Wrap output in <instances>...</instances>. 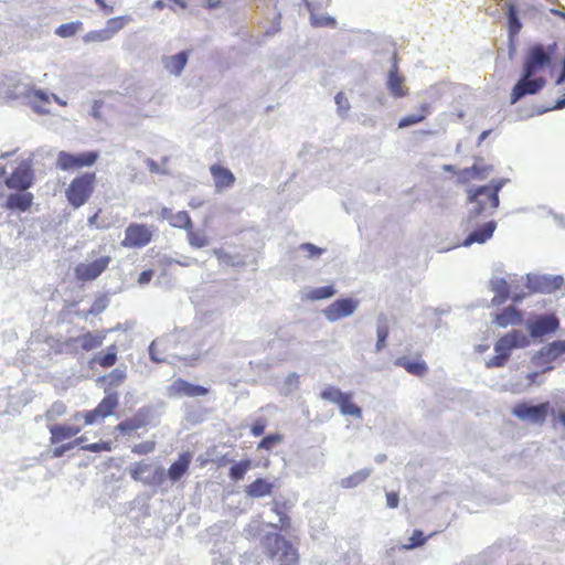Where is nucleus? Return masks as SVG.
Masks as SVG:
<instances>
[{
  "label": "nucleus",
  "instance_id": "nucleus-4",
  "mask_svg": "<svg viewBox=\"0 0 565 565\" xmlns=\"http://www.w3.org/2000/svg\"><path fill=\"white\" fill-rule=\"evenodd\" d=\"M267 550L275 565H299L298 551L278 534L267 536Z\"/></svg>",
  "mask_w": 565,
  "mask_h": 565
},
{
  "label": "nucleus",
  "instance_id": "nucleus-24",
  "mask_svg": "<svg viewBox=\"0 0 565 565\" xmlns=\"http://www.w3.org/2000/svg\"><path fill=\"white\" fill-rule=\"evenodd\" d=\"M335 292L337 290L332 285L323 287H306L301 290V299L311 301L329 299L333 297Z\"/></svg>",
  "mask_w": 565,
  "mask_h": 565
},
{
  "label": "nucleus",
  "instance_id": "nucleus-42",
  "mask_svg": "<svg viewBox=\"0 0 565 565\" xmlns=\"http://www.w3.org/2000/svg\"><path fill=\"white\" fill-rule=\"evenodd\" d=\"M249 468H250L249 460H243V461L235 462L230 469V477L233 480H242Z\"/></svg>",
  "mask_w": 565,
  "mask_h": 565
},
{
  "label": "nucleus",
  "instance_id": "nucleus-6",
  "mask_svg": "<svg viewBox=\"0 0 565 565\" xmlns=\"http://www.w3.org/2000/svg\"><path fill=\"white\" fill-rule=\"evenodd\" d=\"M156 233L153 225L130 223L125 230L121 246L126 248H141L147 246Z\"/></svg>",
  "mask_w": 565,
  "mask_h": 565
},
{
  "label": "nucleus",
  "instance_id": "nucleus-34",
  "mask_svg": "<svg viewBox=\"0 0 565 565\" xmlns=\"http://www.w3.org/2000/svg\"><path fill=\"white\" fill-rule=\"evenodd\" d=\"M564 352H565V342L556 341V342L551 343L547 347L542 348L537 354L540 358H547L548 360H554L557 356H559L561 354H563Z\"/></svg>",
  "mask_w": 565,
  "mask_h": 565
},
{
  "label": "nucleus",
  "instance_id": "nucleus-21",
  "mask_svg": "<svg viewBox=\"0 0 565 565\" xmlns=\"http://www.w3.org/2000/svg\"><path fill=\"white\" fill-rule=\"evenodd\" d=\"M509 281L504 277L493 276L490 280V288L495 294L492 298V305L498 306L503 303L510 296V291L513 285L511 276Z\"/></svg>",
  "mask_w": 565,
  "mask_h": 565
},
{
  "label": "nucleus",
  "instance_id": "nucleus-1",
  "mask_svg": "<svg viewBox=\"0 0 565 565\" xmlns=\"http://www.w3.org/2000/svg\"><path fill=\"white\" fill-rule=\"evenodd\" d=\"M504 184L503 180H492L489 184L479 188H469L467 190L469 199V212L468 217L465 221L466 231L470 230V223L473 217L486 213L489 210H495L499 205L498 193Z\"/></svg>",
  "mask_w": 565,
  "mask_h": 565
},
{
  "label": "nucleus",
  "instance_id": "nucleus-46",
  "mask_svg": "<svg viewBox=\"0 0 565 565\" xmlns=\"http://www.w3.org/2000/svg\"><path fill=\"white\" fill-rule=\"evenodd\" d=\"M494 352H495V355L486 361V366L489 369L501 367L505 364V362L509 359V356L504 352H501V351H494Z\"/></svg>",
  "mask_w": 565,
  "mask_h": 565
},
{
  "label": "nucleus",
  "instance_id": "nucleus-31",
  "mask_svg": "<svg viewBox=\"0 0 565 565\" xmlns=\"http://www.w3.org/2000/svg\"><path fill=\"white\" fill-rule=\"evenodd\" d=\"M490 167L480 166L478 163L473 164L471 168H467L460 171L459 178L463 182H468L475 179H483L488 175Z\"/></svg>",
  "mask_w": 565,
  "mask_h": 565
},
{
  "label": "nucleus",
  "instance_id": "nucleus-33",
  "mask_svg": "<svg viewBox=\"0 0 565 565\" xmlns=\"http://www.w3.org/2000/svg\"><path fill=\"white\" fill-rule=\"evenodd\" d=\"M103 337L93 333H85L74 339V342L78 343L83 350L90 351L102 345Z\"/></svg>",
  "mask_w": 565,
  "mask_h": 565
},
{
  "label": "nucleus",
  "instance_id": "nucleus-63",
  "mask_svg": "<svg viewBox=\"0 0 565 565\" xmlns=\"http://www.w3.org/2000/svg\"><path fill=\"white\" fill-rule=\"evenodd\" d=\"M73 444L62 445L53 450L54 457H61L63 454L72 448Z\"/></svg>",
  "mask_w": 565,
  "mask_h": 565
},
{
  "label": "nucleus",
  "instance_id": "nucleus-47",
  "mask_svg": "<svg viewBox=\"0 0 565 565\" xmlns=\"http://www.w3.org/2000/svg\"><path fill=\"white\" fill-rule=\"evenodd\" d=\"M311 23L315 26H334L335 20L332 17L329 15H318V14H311Z\"/></svg>",
  "mask_w": 565,
  "mask_h": 565
},
{
  "label": "nucleus",
  "instance_id": "nucleus-57",
  "mask_svg": "<svg viewBox=\"0 0 565 565\" xmlns=\"http://www.w3.org/2000/svg\"><path fill=\"white\" fill-rule=\"evenodd\" d=\"M83 449L92 451V452H98V451H103V450H110V447L107 443H94V444L84 446Z\"/></svg>",
  "mask_w": 565,
  "mask_h": 565
},
{
  "label": "nucleus",
  "instance_id": "nucleus-60",
  "mask_svg": "<svg viewBox=\"0 0 565 565\" xmlns=\"http://www.w3.org/2000/svg\"><path fill=\"white\" fill-rule=\"evenodd\" d=\"M398 502H399V499H398V495L397 493L395 492H387L386 493V504L388 508L391 509H395L398 507Z\"/></svg>",
  "mask_w": 565,
  "mask_h": 565
},
{
  "label": "nucleus",
  "instance_id": "nucleus-37",
  "mask_svg": "<svg viewBox=\"0 0 565 565\" xmlns=\"http://www.w3.org/2000/svg\"><path fill=\"white\" fill-rule=\"evenodd\" d=\"M82 28L83 23L81 21L64 23L56 29L55 34L64 39L71 38L79 32Z\"/></svg>",
  "mask_w": 565,
  "mask_h": 565
},
{
  "label": "nucleus",
  "instance_id": "nucleus-39",
  "mask_svg": "<svg viewBox=\"0 0 565 565\" xmlns=\"http://www.w3.org/2000/svg\"><path fill=\"white\" fill-rule=\"evenodd\" d=\"M339 407H340L341 414H343V415H351V416H354L355 418H361V416H362L361 408L351 402L350 394H348L343 398V401L339 404Z\"/></svg>",
  "mask_w": 565,
  "mask_h": 565
},
{
  "label": "nucleus",
  "instance_id": "nucleus-38",
  "mask_svg": "<svg viewBox=\"0 0 565 565\" xmlns=\"http://www.w3.org/2000/svg\"><path fill=\"white\" fill-rule=\"evenodd\" d=\"M347 395V393H343L339 388L331 385L327 386L320 394L322 399L329 401L337 405H339Z\"/></svg>",
  "mask_w": 565,
  "mask_h": 565
},
{
  "label": "nucleus",
  "instance_id": "nucleus-53",
  "mask_svg": "<svg viewBox=\"0 0 565 565\" xmlns=\"http://www.w3.org/2000/svg\"><path fill=\"white\" fill-rule=\"evenodd\" d=\"M213 254L223 264L236 265V262L234 260V257L232 255H230L227 252H225L224 249H222V248L214 249Z\"/></svg>",
  "mask_w": 565,
  "mask_h": 565
},
{
  "label": "nucleus",
  "instance_id": "nucleus-64",
  "mask_svg": "<svg viewBox=\"0 0 565 565\" xmlns=\"http://www.w3.org/2000/svg\"><path fill=\"white\" fill-rule=\"evenodd\" d=\"M265 430V424L260 423V422H257L254 424V426L252 427V433L255 435V436H259L264 433Z\"/></svg>",
  "mask_w": 565,
  "mask_h": 565
},
{
  "label": "nucleus",
  "instance_id": "nucleus-52",
  "mask_svg": "<svg viewBox=\"0 0 565 565\" xmlns=\"http://www.w3.org/2000/svg\"><path fill=\"white\" fill-rule=\"evenodd\" d=\"M282 437L278 434L266 436L258 445V448L270 449L274 445L281 441Z\"/></svg>",
  "mask_w": 565,
  "mask_h": 565
},
{
  "label": "nucleus",
  "instance_id": "nucleus-25",
  "mask_svg": "<svg viewBox=\"0 0 565 565\" xmlns=\"http://www.w3.org/2000/svg\"><path fill=\"white\" fill-rule=\"evenodd\" d=\"M522 318L523 317L521 311L510 306L505 308L501 313L495 316L494 323L500 328H505L508 326L520 324L522 322Z\"/></svg>",
  "mask_w": 565,
  "mask_h": 565
},
{
  "label": "nucleus",
  "instance_id": "nucleus-45",
  "mask_svg": "<svg viewBox=\"0 0 565 565\" xmlns=\"http://www.w3.org/2000/svg\"><path fill=\"white\" fill-rule=\"evenodd\" d=\"M426 542V537H424V533L420 530H415L412 536L408 539V542L403 544L404 550H413L418 546L424 545Z\"/></svg>",
  "mask_w": 565,
  "mask_h": 565
},
{
  "label": "nucleus",
  "instance_id": "nucleus-28",
  "mask_svg": "<svg viewBox=\"0 0 565 565\" xmlns=\"http://www.w3.org/2000/svg\"><path fill=\"white\" fill-rule=\"evenodd\" d=\"M273 483L264 479H257L245 489V492L250 498H263L269 495L273 491Z\"/></svg>",
  "mask_w": 565,
  "mask_h": 565
},
{
  "label": "nucleus",
  "instance_id": "nucleus-32",
  "mask_svg": "<svg viewBox=\"0 0 565 565\" xmlns=\"http://www.w3.org/2000/svg\"><path fill=\"white\" fill-rule=\"evenodd\" d=\"M188 242L193 248H203L210 245V237L203 230L194 231L192 227L186 231Z\"/></svg>",
  "mask_w": 565,
  "mask_h": 565
},
{
  "label": "nucleus",
  "instance_id": "nucleus-48",
  "mask_svg": "<svg viewBox=\"0 0 565 565\" xmlns=\"http://www.w3.org/2000/svg\"><path fill=\"white\" fill-rule=\"evenodd\" d=\"M66 413V406L62 402L54 403L46 413V418L53 420Z\"/></svg>",
  "mask_w": 565,
  "mask_h": 565
},
{
  "label": "nucleus",
  "instance_id": "nucleus-35",
  "mask_svg": "<svg viewBox=\"0 0 565 565\" xmlns=\"http://www.w3.org/2000/svg\"><path fill=\"white\" fill-rule=\"evenodd\" d=\"M132 19L130 15L111 18L107 21L105 30L107 31V33L109 34V38L111 39L117 32H119Z\"/></svg>",
  "mask_w": 565,
  "mask_h": 565
},
{
  "label": "nucleus",
  "instance_id": "nucleus-54",
  "mask_svg": "<svg viewBox=\"0 0 565 565\" xmlns=\"http://www.w3.org/2000/svg\"><path fill=\"white\" fill-rule=\"evenodd\" d=\"M387 334H388V332H387L386 327L377 328V331H376L377 341L375 344L376 352H380L385 347V341H386Z\"/></svg>",
  "mask_w": 565,
  "mask_h": 565
},
{
  "label": "nucleus",
  "instance_id": "nucleus-62",
  "mask_svg": "<svg viewBox=\"0 0 565 565\" xmlns=\"http://www.w3.org/2000/svg\"><path fill=\"white\" fill-rule=\"evenodd\" d=\"M260 530V522L259 521H253L248 527L246 529V532L249 535H255Z\"/></svg>",
  "mask_w": 565,
  "mask_h": 565
},
{
  "label": "nucleus",
  "instance_id": "nucleus-22",
  "mask_svg": "<svg viewBox=\"0 0 565 565\" xmlns=\"http://www.w3.org/2000/svg\"><path fill=\"white\" fill-rule=\"evenodd\" d=\"M404 77L398 75L396 64L393 65L387 77V89L395 98L404 97L407 95L408 89L404 83Z\"/></svg>",
  "mask_w": 565,
  "mask_h": 565
},
{
  "label": "nucleus",
  "instance_id": "nucleus-58",
  "mask_svg": "<svg viewBox=\"0 0 565 565\" xmlns=\"http://www.w3.org/2000/svg\"><path fill=\"white\" fill-rule=\"evenodd\" d=\"M102 106L103 103L100 100H95L90 108V116L97 120H100L103 118L102 116Z\"/></svg>",
  "mask_w": 565,
  "mask_h": 565
},
{
  "label": "nucleus",
  "instance_id": "nucleus-61",
  "mask_svg": "<svg viewBox=\"0 0 565 565\" xmlns=\"http://www.w3.org/2000/svg\"><path fill=\"white\" fill-rule=\"evenodd\" d=\"M153 277V271L151 269L145 270L140 274L138 278L139 285H147Z\"/></svg>",
  "mask_w": 565,
  "mask_h": 565
},
{
  "label": "nucleus",
  "instance_id": "nucleus-16",
  "mask_svg": "<svg viewBox=\"0 0 565 565\" xmlns=\"http://www.w3.org/2000/svg\"><path fill=\"white\" fill-rule=\"evenodd\" d=\"M151 470V466L148 463L139 462L130 471V476L136 481H141L146 484L160 483L164 477V469L157 467L152 477L148 473Z\"/></svg>",
  "mask_w": 565,
  "mask_h": 565
},
{
  "label": "nucleus",
  "instance_id": "nucleus-15",
  "mask_svg": "<svg viewBox=\"0 0 565 565\" xmlns=\"http://www.w3.org/2000/svg\"><path fill=\"white\" fill-rule=\"evenodd\" d=\"M550 56L543 51L541 46L532 49L527 55L524 64L523 73L526 76H533L540 70L550 64Z\"/></svg>",
  "mask_w": 565,
  "mask_h": 565
},
{
  "label": "nucleus",
  "instance_id": "nucleus-30",
  "mask_svg": "<svg viewBox=\"0 0 565 565\" xmlns=\"http://www.w3.org/2000/svg\"><path fill=\"white\" fill-rule=\"evenodd\" d=\"M33 200V195L31 193H17L11 194L7 200L8 209H15L19 211H26Z\"/></svg>",
  "mask_w": 565,
  "mask_h": 565
},
{
  "label": "nucleus",
  "instance_id": "nucleus-3",
  "mask_svg": "<svg viewBox=\"0 0 565 565\" xmlns=\"http://www.w3.org/2000/svg\"><path fill=\"white\" fill-rule=\"evenodd\" d=\"M110 255H102L92 250L87 257L74 268L75 278L79 281L97 279L109 266Z\"/></svg>",
  "mask_w": 565,
  "mask_h": 565
},
{
  "label": "nucleus",
  "instance_id": "nucleus-17",
  "mask_svg": "<svg viewBox=\"0 0 565 565\" xmlns=\"http://www.w3.org/2000/svg\"><path fill=\"white\" fill-rule=\"evenodd\" d=\"M26 98L36 114H51L50 105L52 103V93H47L43 89H30L26 93Z\"/></svg>",
  "mask_w": 565,
  "mask_h": 565
},
{
  "label": "nucleus",
  "instance_id": "nucleus-10",
  "mask_svg": "<svg viewBox=\"0 0 565 565\" xmlns=\"http://www.w3.org/2000/svg\"><path fill=\"white\" fill-rule=\"evenodd\" d=\"M98 156L96 151H87L78 154L60 151L56 159V167L63 171L92 167L98 159Z\"/></svg>",
  "mask_w": 565,
  "mask_h": 565
},
{
  "label": "nucleus",
  "instance_id": "nucleus-40",
  "mask_svg": "<svg viewBox=\"0 0 565 565\" xmlns=\"http://www.w3.org/2000/svg\"><path fill=\"white\" fill-rule=\"evenodd\" d=\"M527 288L533 291H550L548 278L537 276H526Z\"/></svg>",
  "mask_w": 565,
  "mask_h": 565
},
{
  "label": "nucleus",
  "instance_id": "nucleus-44",
  "mask_svg": "<svg viewBox=\"0 0 565 565\" xmlns=\"http://www.w3.org/2000/svg\"><path fill=\"white\" fill-rule=\"evenodd\" d=\"M108 40H110V38H109V34L107 33V31L105 30V28L102 30H95V31L87 32L83 36V41L85 43L106 42Z\"/></svg>",
  "mask_w": 565,
  "mask_h": 565
},
{
  "label": "nucleus",
  "instance_id": "nucleus-7",
  "mask_svg": "<svg viewBox=\"0 0 565 565\" xmlns=\"http://www.w3.org/2000/svg\"><path fill=\"white\" fill-rule=\"evenodd\" d=\"M118 406V396L115 393H108L97 407L86 413H75L73 416L74 420L84 418L86 425H94L103 420L104 418L113 415L114 409Z\"/></svg>",
  "mask_w": 565,
  "mask_h": 565
},
{
  "label": "nucleus",
  "instance_id": "nucleus-13",
  "mask_svg": "<svg viewBox=\"0 0 565 565\" xmlns=\"http://www.w3.org/2000/svg\"><path fill=\"white\" fill-rule=\"evenodd\" d=\"M532 338H540L554 332L558 328V320L553 315L539 316L526 322Z\"/></svg>",
  "mask_w": 565,
  "mask_h": 565
},
{
  "label": "nucleus",
  "instance_id": "nucleus-5",
  "mask_svg": "<svg viewBox=\"0 0 565 565\" xmlns=\"http://www.w3.org/2000/svg\"><path fill=\"white\" fill-rule=\"evenodd\" d=\"M95 173H85L75 178L66 190L68 202L74 207H79L87 202L93 193Z\"/></svg>",
  "mask_w": 565,
  "mask_h": 565
},
{
  "label": "nucleus",
  "instance_id": "nucleus-51",
  "mask_svg": "<svg viewBox=\"0 0 565 565\" xmlns=\"http://www.w3.org/2000/svg\"><path fill=\"white\" fill-rule=\"evenodd\" d=\"M299 248L308 254L309 258H318L323 253V249L311 244V243H305L299 246Z\"/></svg>",
  "mask_w": 565,
  "mask_h": 565
},
{
  "label": "nucleus",
  "instance_id": "nucleus-56",
  "mask_svg": "<svg viewBox=\"0 0 565 565\" xmlns=\"http://www.w3.org/2000/svg\"><path fill=\"white\" fill-rule=\"evenodd\" d=\"M154 449V443L153 441H145L141 444L136 445L132 448V451L138 455H146L151 452Z\"/></svg>",
  "mask_w": 565,
  "mask_h": 565
},
{
  "label": "nucleus",
  "instance_id": "nucleus-36",
  "mask_svg": "<svg viewBox=\"0 0 565 565\" xmlns=\"http://www.w3.org/2000/svg\"><path fill=\"white\" fill-rule=\"evenodd\" d=\"M422 111L423 113H420V114H412V115L403 117L398 122V128L403 129V128H406V127H409L412 125L423 121L426 118V115L429 114V106L423 105Z\"/></svg>",
  "mask_w": 565,
  "mask_h": 565
},
{
  "label": "nucleus",
  "instance_id": "nucleus-23",
  "mask_svg": "<svg viewBox=\"0 0 565 565\" xmlns=\"http://www.w3.org/2000/svg\"><path fill=\"white\" fill-rule=\"evenodd\" d=\"M51 433V443L58 444L65 439L75 437L82 429L77 426L70 425H52L49 426Z\"/></svg>",
  "mask_w": 565,
  "mask_h": 565
},
{
  "label": "nucleus",
  "instance_id": "nucleus-9",
  "mask_svg": "<svg viewBox=\"0 0 565 565\" xmlns=\"http://www.w3.org/2000/svg\"><path fill=\"white\" fill-rule=\"evenodd\" d=\"M360 307V300L356 298H341L337 299L327 306L322 310V316L329 322H335L341 319L349 318L355 313L358 308Z\"/></svg>",
  "mask_w": 565,
  "mask_h": 565
},
{
  "label": "nucleus",
  "instance_id": "nucleus-26",
  "mask_svg": "<svg viewBox=\"0 0 565 565\" xmlns=\"http://www.w3.org/2000/svg\"><path fill=\"white\" fill-rule=\"evenodd\" d=\"M395 364L404 367L408 373L417 376L425 375L428 370L427 364L422 359L398 358L395 361Z\"/></svg>",
  "mask_w": 565,
  "mask_h": 565
},
{
  "label": "nucleus",
  "instance_id": "nucleus-43",
  "mask_svg": "<svg viewBox=\"0 0 565 565\" xmlns=\"http://www.w3.org/2000/svg\"><path fill=\"white\" fill-rule=\"evenodd\" d=\"M551 416L553 417V425L559 423L565 429V402H557L551 408Z\"/></svg>",
  "mask_w": 565,
  "mask_h": 565
},
{
  "label": "nucleus",
  "instance_id": "nucleus-8",
  "mask_svg": "<svg viewBox=\"0 0 565 565\" xmlns=\"http://www.w3.org/2000/svg\"><path fill=\"white\" fill-rule=\"evenodd\" d=\"M551 404L548 402L539 405H529L518 403L512 408V414L523 422L542 425L548 414H551Z\"/></svg>",
  "mask_w": 565,
  "mask_h": 565
},
{
  "label": "nucleus",
  "instance_id": "nucleus-12",
  "mask_svg": "<svg viewBox=\"0 0 565 565\" xmlns=\"http://www.w3.org/2000/svg\"><path fill=\"white\" fill-rule=\"evenodd\" d=\"M544 78H534L532 76H526L525 73L522 74L520 81L513 87L511 94V104H515L519 99L527 94H535L541 90L545 86Z\"/></svg>",
  "mask_w": 565,
  "mask_h": 565
},
{
  "label": "nucleus",
  "instance_id": "nucleus-55",
  "mask_svg": "<svg viewBox=\"0 0 565 565\" xmlns=\"http://www.w3.org/2000/svg\"><path fill=\"white\" fill-rule=\"evenodd\" d=\"M116 362V351L110 348L109 351L99 359V364L104 367H109Z\"/></svg>",
  "mask_w": 565,
  "mask_h": 565
},
{
  "label": "nucleus",
  "instance_id": "nucleus-19",
  "mask_svg": "<svg viewBox=\"0 0 565 565\" xmlns=\"http://www.w3.org/2000/svg\"><path fill=\"white\" fill-rule=\"evenodd\" d=\"M495 227H497L495 222L489 221V222L478 226L477 228L471 230L461 245L465 247H469L476 243L477 244L486 243L489 238L492 237L493 232L495 231Z\"/></svg>",
  "mask_w": 565,
  "mask_h": 565
},
{
  "label": "nucleus",
  "instance_id": "nucleus-18",
  "mask_svg": "<svg viewBox=\"0 0 565 565\" xmlns=\"http://www.w3.org/2000/svg\"><path fill=\"white\" fill-rule=\"evenodd\" d=\"M210 172L213 177L214 186L216 192H222L234 185L236 178L231 170L220 164L210 167Z\"/></svg>",
  "mask_w": 565,
  "mask_h": 565
},
{
  "label": "nucleus",
  "instance_id": "nucleus-20",
  "mask_svg": "<svg viewBox=\"0 0 565 565\" xmlns=\"http://www.w3.org/2000/svg\"><path fill=\"white\" fill-rule=\"evenodd\" d=\"M189 60V53L185 51L179 52L173 55H164L161 58L162 66L167 73L179 77Z\"/></svg>",
  "mask_w": 565,
  "mask_h": 565
},
{
  "label": "nucleus",
  "instance_id": "nucleus-50",
  "mask_svg": "<svg viewBox=\"0 0 565 565\" xmlns=\"http://www.w3.org/2000/svg\"><path fill=\"white\" fill-rule=\"evenodd\" d=\"M508 20L510 25V32L512 34L518 33L521 29V23L518 19L516 11L512 6L509 7Z\"/></svg>",
  "mask_w": 565,
  "mask_h": 565
},
{
  "label": "nucleus",
  "instance_id": "nucleus-14",
  "mask_svg": "<svg viewBox=\"0 0 565 565\" xmlns=\"http://www.w3.org/2000/svg\"><path fill=\"white\" fill-rule=\"evenodd\" d=\"M207 394V388L189 383L182 379H177L168 388V395L171 397H198Z\"/></svg>",
  "mask_w": 565,
  "mask_h": 565
},
{
  "label": "nucleus",
  "instance_id": "nucleus-2",
  "mask_svg": "<svg viewBox=\"0 0 565 565\" xmlns=\"http://www.w3.org/2000/svg\"><path fill=\"white\" fill-rule=\"evenodd\" d=\"M8 153L0 157L2 166H6V173L0 175L4 178V184L12 190L24 191L32 185L33 171L31 162L25 159H14L7 161Z\"/></svg>",
  "mask_w": 565,
  "mask_h": 565
},
{
  "label": "nucleus",
  "instance_id": "nucleus-59",
  "mask_svg": "<svg viewBox=\"0 0 565 565\" xmlns=\"http://www.w3.org/2000/svg\"><path fill=\"white\" fill-rule=\"evenodd\" d=\"M106 308V301L104 299H97L92 308L89 309L90 315H98Z\"/></svg>",
  "mask_w": 565,
  "mask_h": 565
},
{
  "label": "nucleus",
  "instance_id": "nucleus-29",
  "mask_svg": "<svg viewBox=\"0 0 565 565\" xmlns=\"http://www.w3.org/2000/svg\"><path fill=\"white\" fill-rule=\"evenodd\" d=\"M372 473L371 468H362L351 476L343 478L340 481V486L343 489H352L363 483Z\"/></svg>",
  "mask_w": 565,
  "mask_h": 565
},
{
  "label": "nucleus",
  "instance_id": "nucleus-11",
  "mask_svg": "<svg viewBox=\"0 0 565 565\" xmlns=\"http://www.w3.org/2000/svg\"><path fill=\"white\" fill-rule=\"evenodd\" d=\"M531 344L530 337L521 330H512L501 337L494 344V351L504 352L509 358L512 350L524 349Z\"/></svg>",
  "mask_w": 565,
  "mask_h": 565
},
{
  "label": "nucleus",
  "instance_id": "nucleus-27",
  "mask_svg": "<svg viewBox=\"0 0 565 565\" xmlns=\"http://www.w3.org/2000/svg\"><path fill=\"white\" fill-rule=\"evenodd\" d=\"M190 454H182L179 456V459L172 463L168 470V476L172 481H178L181 477L186 472L189 465L191 462Z\"/></svg>",
  "mask_w": 565,
  "mask_h": 565
},
{
  "label": "nucleus",
  "instance_id": "nucleus-49",
  "mask_svg": "<svg viewBox=\"0 0 565 565\" xmlns=\"http://www.w3.org/2000/svg\"><path fill=\"white\" fill-rule=\"evenodd\" d=\"M334 100H335L339 114L341 116H345L350 109V103H349L347 96L342 92H340L335 95Z\"/></svg>",
  "mask_w": 565,
  "mask_h": 565
},
{
  "label": "nucleus",
  "instance_id": "nucleus-41",
  "mask_svg": "<svg viewBox=\"0 0 565 565\" xmlns=\"http://www.w3.org/2000/svg\"><path fill=\"white\" fill-rule=\"evenodd\" d=\"M170 225L177 228L190 230L192 227V221L190 215L184 212H178L171 216Z\"/></svg>",
  "mask_w": 565,
  "mask_h": 565
}]
</instances>
